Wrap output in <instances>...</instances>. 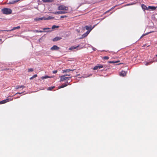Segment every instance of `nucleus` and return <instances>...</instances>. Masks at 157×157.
<instances>
[{
	"mask_svg": "<svg viewBox=\"0 0 157 157\" xmlns=\"http://www.w3.org/2000/svg\"><path fill=\"white\" fill-rule=\"evenodd\" d=\"M20 28V27L19 26H17V27H13L11 30H8L7 31H13V30H14L16 29H19Z\"/></svg>",
	"mask_w": 157,
	"mask_h": 157,
	"instance_id": "nucleus-15",
	"label": "nucleus"
},
{
	"mask_svg": "<svg viewBox=\"0 0 157 157\" xmlns=\"http://www.w3.org/2000/svg\"><path fill=\"white\" fill-rule=\"evenodd\" d=\"M28 71L29 72H32V71H33V68H30L29 69H28Z\"/></svg>",
	"mask_w": 157,
	"mask_h": 157,
	"instance_id": "nucleus-27",
	"label": "nucleus"
},
{
	"mask_svg": "<svg viewBox=\"0 0 157 157\" xmlns=\"http://www.w3.org/2000/svg\"><path fill=\"white\" fill-rule=\"evenodd\" d=\"M54 87H55V86H51V87H48L47 88V90H52L54 88Z\"/></svg>",
	"mask_w": 157,
	"mask_h": 157,
	"instance_id": "nucleus-23",
	"label": "nucleus"
},
{
	"mask_svg": "<svg viewBox=\"0 0 157 157\" xmlns=\"http://www.w3.org/2000/svg\"><path fill=\"white\" fill-rule=\"evenodd\" d=\"M146 35V34H144V35H142V36H141V38H142L143 36L145 35Z\"/></svg>",
	"mask_w": 157,
	"mask_h": 157,
	"instance_id": "nucleus-38",
	"label": "nucleus"
},
{
	"mask_svg": "<svg viewBox=\"0 0 157 157\" xmlns=\"http://www.w3.org/2000/svg\"><path fill=\"white\" fill-rule=\"evenodd\" d=\"M87 35L86 33H85L83 35H82V37H81L80 39H82L85 37H86Z\"/></svg>",
	"mask_w": 157,
	"mask_h": 157,
	"instance_id": "nucleus-24",
	"label": "nucleus"
},
{
	"mask_svg": "<svg viewBox=\"0 0 157 157\" xmlns=\"http://www.w3.org/2000/svg\"><path fill=\"white\" fill-rule=\"evenodd\" d=\"M84 27L87 30H88V31H90L92 29V28H91V26L89 27L88 26H86Z\"/></svg>",
	"mask_w": 157,
	"mask_h": 157,
	"instance_id": "nucleus-13",
	"label": "nucleus"
},
{
	"mask_svg": "<svg viewBox=\"0 0 157 157\" xmlns=\"http://www.w3.org/2000/svg\"><path fill=\"white\" fill-rule=\"evenodd\" d=\"M65 75V76H69L70 75H67H67Z\"/></svg>",
	"mask_w": 157,
	"mask_h": 157,
	"instance_id": "nucleus-39",
	"label": "nucleus"
},
{
	"mask_svg": "<svg viewBox=\"0 0 157 157\" xmlns=\"http://www.w3.org/2000/svg\"><path fill=\"white\" fill-rule=\"evenodd\" d=\"M21 93H17V94H21Z\"/></svg>",
	"mask_w": 157,
	"mask_h": 157,
	"instance_id": "nucleus-40",
	"label": "nucleus"
},
{
	"mask_svg": "<svg viewBox=\"0 0 157 157\" xmlns=\"http://www.w3.org/2000/svg\"><path fill=\"white\" fill-rule=\"evenodd\" d=\"M119 62V61H109L108 62L109 63H117Z\"/></svg>",
	"mask_w": 157,
	"mask_h": 157,
	"instance_id": "nucleus-22",
	"label": "nucleus"
},
{
	"mask_svg": "<svg viewBox=\"0 0 157 157\" xmlns=\"http://www.w3.org/2000/svg\"><path fill=\"white\" fill-rule=\"evenodd\" d=\"M2 12L6 14H9L12 13V10L9 8H4L2 10Z\"/></svg>",
	"mask_w": 157,
	"mask_h": 157,
	"instance_id": "nucleus-1",
	"label": "nucleus"
},
{
	"mask_svg": "<svg viewBox=\"0 0 157 157\" xmlns=\"http://www.w3.org/2000/svg\"><path fill=\"white\" fill-rule=\"evenodd\" d=\"M58 9L59 10H67L68 7L63 5H60L58 6Z\"/></svg>",
	"mask_w": 157,
	"mask_h": 157,
	"instance_id": "nucleus-2",
	"label": "nucleus"
},
{
	"mask_svg": "<svg viewBox=\"0 0 157 157\" xmlns=\"http://www.w3.org/2000/svg\"><path fill=\"white\" fill-rule=\"evenodd\" d=\"M70 82H68L67 81L66 82V83H67V85H71L70 84Z\"/></svg>",
	"mask_w": 157,
	"mask_h": 157,
	"instance_id": "nucleus-34",
	"label": "nucleus"
},
{
	"mask_svg": "<svg viewBox=\"0 0 157 157\" xmlns=\"http://www.w3.org/2000/svg\"><path fill=\"white\" fill-rule=\"evenodd\" d=\"M150 63H146L145 65H147L148 64H149Z\"/></svg>",
	"mask_w": 157,
	"mask_h": 157,
	"instance_id": "nucleus-37",
	"label": "nucleus"
},
{
	"mask_svg": "<svg viewBox=\"0 0 157 157\" xmlns=\"http://www.w3.org/2000/svg\"><path fill=\"white\" fill-rule=\"evenodd\" d=\"M98 68L99 69L103 67V66L102 65H100L98 66Z\"/></svg>",
	"mask_w": 157,
	"mask_h": 157,
	"instance_id": "nucleus-28",
	"label": "nucleus"
},
{
	"mask_svg": "<svg viewBox=\"0 0 157 157\" xmlns=\"http://www.w3.org/2000/svg\"><path fill=\"white\" fill-rule=\"evenodd\" d=\"M54 18V17L49 16L48 17L46 18L45 17V20H49L52 19H53Z\"/></svg>",
	"mask_w": 157,
	"mask_h": 157,
	"instance_id": "nucleus-20",
	"label": "nucleus"
},
{
	"mask_svg": "<svg viewBox=\"0 0 157 157\" xmlns=\"http://www.w3.org/2000/svg\"><path fill=\"white\" fill-rule=\"evenodd\" d=\"M156 8H157V7H156Z\"/></svg>",
	"mask_w": 157,
	"mask_h": 157,
	"instance_id": "nucleus-42",
	"label": "nucleus"
},
{
	"mask_svg": "<svg viewBox=\"0 0 157 157\" xmlns=\"http://www.w3.org/2000/svg\"><path fill=\"white\" fill-rule=\"evenodd\" d=\"M61 39V38L57 37L53 39V40L54 41H55L60 40Z\"/></svg>",
	"mask_w": 157,
	"mask_h": 157,
	"instance_id": "nucleus-16",
	"label": "nucleus"
},
{
	"mask_svg": "<svg viewBox=\"0 0 157 157\" xmlns=\"http://www.w3.org/2000/svg\"><path fill=\"white\" fill-rule=\"evenodd\" d=\"M20 0H17L16 1H14L13 2H11V3H11V4H13V3H15V2H17L18 1H19Z\"/></svg>",
	"mask_w": 157,
	"mask_h": 157,
	"instance_id": "nucleus-32",
	"label": "nucleus"
},
{
	"mask_svg": "<svg viewBox=\"0 0 157 157\" xmlns=\"http://www.w3.org/2000/svg\"><path fill=\"white\" fill-rule=\"evenodd\" d=\"M126 72L124 71H122L120 74V75L121 76H124L126 75Z\"/></svg>",
	"mask_w": 157,
	"mask_h": 157,
	"instance_id": "nucleus-8",
	"label": "nucleus"
},
{
	"mask_svg": "<svg viewBox=\"0 0 157 157\" xmlns=\"http://www.w3.org/2000/svg\"><path fill=\"white\" fill-rule=\"evenodd\" d=\"M37 76V75H34L31 78H30V80H31L32 79H33V78H36V77Z\"/></svg>",
	"mask_w": 157,
	"mask_h": 157,
	"instance_id": "nucleus-26",
	"label": "nucleus"
},
{
	"mask_svg": "<svg viewBox=\"0 0 157 157\" xmlns=\"http://www.w3.org/2000/svg\"><path fill=\"white\" fill-rule=\"evenodd\" d=\"M103 59H109V57L108 56H105L103 57Z\"/></svg>",
	"mask_w": 157,
	"mask_h": 157,
	"instance_id": "nucleus-29",
	"label": "nucleus"
},
{
	"mask_svg": "<svg viewBox=\"0 0 157 157\" xmlns=\"http://www.w3.org/2000/svg\"><path fill=\"white\" fill-rule=\"evenodd\" d=\"M53 76L49 77V76L47 75V76H43V77H41V78L42 79H44L47 78H53Z\"/></svg>",
	"mask_w": 157,
	"mask_h": 157,
	"instance_id": "nucleus-14",
	"label": "nucleus"
},
{
	"mask_svg": "<svg viewBox=\"0 0 157 157\" xmlns=\"http://www.w3.org/2000/svg\"><path fill=\"white\" fill-rule=\"evenodd\" d=\"M67 16H66V15H65V16H62L60 17V18H64V17H67Z\"/></svg>",
	"mask_w": 157,
	"mask_h": 157,
	"instance_id": "nucleus-33",
	"label": "nucleus"
},
{
	"mask_svg": "<svg viewBox=\"0 0 157 157\" xmlns=\"http://www.w3.org/2000/svg\"><path fill=\"white\" fill-rule=\"evenodd\" d=\"M60 78V81H63L64 80H65L67 79H69L71 78V77H66L65 75H62L59 77Z\"/></svg>",
	"mask_w": 157,
	"mask_h": 157,
	"instance_id": "nucleus-3",
	"label": "nucleus"
},
{
	"mask_svg": "<svg viewBox=\"0 0 157 157\" xmlns=\"http://www.w3.org/2000/svg\"><path fill=\"white\" fill-rule=\"evenodd\" d=\"M74 70H71L70 69H68L66 70H63L62 72L63 73H64L66 72H68L71 71H74Z\"/></svg>",
	"mask_w": 157,
	"mask_h": 157,
	"instance_id": "nucleus-12",
	"label": "nucleus"
},
{
	"mask_svg": "<svg viewBox=\"0 0 157 157\" xmlns=\"http://www.w3.org/2000/svg\"><path fill=\"white\" fill-rule=\"evenodd\" d=\"M57 72V70H55L52 71V72L53 74H55Z\"/></svg>",
	"mask_w": 157,
	"mask_h": 157,
	"instance_id": "nucleus-31",
	"label": "nucleus"
},
{
	"mask_svg": "<svg viewBox=\"0 0 157 157\" xmlns=\"http://www.w3.org/2000/svg\"><path fill=\"white\" fill-rule=\"evenodd\" d=\"M98 66H96L95 67H94V70H97L98 68Z\"/></svg>",
	"mask_w": 157,
	"mask_h": 157,
	"instance_id": "nucleus-30",
	"label": "nucleus"
},
{
	"mask_svg": "<svg viewBox=\"0 0 157 157\" xmlns=\"http://www.w3.org/2000/svg\"><path fill=\"white\" fill-rule=\"evenodd\" d=\"M147 8H148V10L149 9H151L152 10H155L156 9V7L155 6H149L148 7H147Z\"/></svg>",
	"mask_w": 157,
	"mask_h": 157,
	"instance_id": "nucleus-19",
	"label": "nucleus"
},
{
	"mask_svg": "<svg viewBox=\"0 0 157 157\" xmlns=\"http://www.w3.org/2000/svg\"><path fill=\"white\" fill-rule=\"evenodd\" d=\"M67 86V83H65L64 84H62L61 86H59L58 87L59 89H60L62 88L65 87Z\"/></svg>",
	"mask_w": 157,
	"mask_h": 157,
	"instance_id": "nucleus-18",
	"label": "nucleus"
},
{
	"mask_svg": "<svg viewBox=\"0 0 157 157\" xmlns=\"http://www.w3.org/2000/svg\"><path fill=\"white\" fill-rule=\"evenodd\" d=\"M45 20V17H43L40 18H36L34 19L36 21H38L40 20Z\"/></svg>",
	"mask_w": 157,
	"mask_h": 157,
	"instance_id": "nucleus-7",
	"label": "nucleus"
},
{
	"mask_svg": "<svg viewBox=\"0 0 157 157\" xmlns=\"http://www.w3.org/2000/svg\"><path fill=\"white\" fill-rule=\"evenodd\" d=\"M44 3L52 2H53L54 0H42Z\"/></svg>",
	"mask_w": 157,
	"mask_h": 157,
	"instance_id": "nucleus-10",
	"label": "nucleus"
},
{
	"mask_svg": "<svg viewBox=\"0 0 157 157\" xmlns=\"http://www.w3.org/2000/svg\"><path fill=\"white\" fill-rule=\"evenodd\" d=\"M52 13L55 14H60L66 13H67V12L63 11H60L52 12Z\"/></svg>",
	"mask_w": 157,
	"mask_h": 157,
	"instance_id": "nucleus-4",
	"label": "nucleus"
},
{
	"mask_svg": "<svg viewBox=\"0 0 157 157\" xmlns=\"http://www.w3.org/2000/svg\"><path fill=\"white\" fill-rule=\"evenodd\" d=\"M2 39H0V42L1 41H2Z\"/></svg>",
	"mask_w": 157,
	"mask_h": 157,
	"instance_id": "nucleus-41",
	"label": "nucleus"
},
{
	"mask_svg": "<svg viewBox=\"0 0 157 157\" xmlns=\"http://www.w3.org/2000/svg\"><path fill=\"white\" fill-rule=\"evenodd\" d=\"M25 86L23 85H21V86H15V89L16 90L20 88H24L25 87Z\"/></svg>",
	"mask_w": 157,
	"mask_h": 157,
	"instance_id": "nucleus-9",
	"label": "nucleus"
},
{
	"mask_svg": "<svg viewBox=\"0 0 157 157\" xmlns=\"http://www.w3.org/2000/svg\"><path fill=\"white\" fill-rule=\"evenodd\" d=\"M50 28H44L43 29L44 30H46V29H50Z\"/></svg>",
	"mask_w": 157,
	"mask_h": 157,
	"instance_id": "nucleus-35",
	"label": "nucleus"
},
{
	"mask_svg": "<svg viewBox=\"0 0 157 157\" xmlns=\"http://www.w3.org/2000/svg\"><path fill=\"white\" fill-rule=\"evenodd\" d=\"M9 101V99H6L5 100L0 101V104H4Z\"/></svg>",
	"mask_w": 157,
	"mask_h": 157,
	"instance_id": "nucleus-6",
	"label": "nucleus"
},
{
	"mask_svg": "<svg viewBox=\"0 0 157 157\" xmlns=\"http://www.w3.org/2000/svg\"><path fill=\"white\" fill-rule=\"evenodd\" d=\"M141 7L143 10H148V8H147V7L144 4H142L141 5Z\"/></svg>",
	"mask_w": 157,
	"mask_h": 157,
	"instance_id": "nucleus-11",
	"label": "nucleus"
},
{
	"mask_svg": "<svg viewBox=\"0 0 157 157\" xmlns=\"http://www.w3.org/2000/svg\"><path fill=\"white\" fill-rule=\"evenodd\" d=\"M59 27V26H56L55 25H54L53 26H52V29H54L55 28H58Z\"/></svg>",
	"mask_w": 157,
	"mask_h": 157,
	"instance_id": "nucleus-25",
	"label": "nucleus"
},
{
	"mask_svg": "<svg viewBox=\"0 0 157 157\" xmlns=\"http://www.w3.org/2000/svg\"><path fill=\"white\" fill-rule=\"evenodd\" d=\"M33 32H37L42 33V32H45V31H40V30L38 31V30H35L33 31ZM45 32H49V31H46Z\"/></svg>",
	"mask_w": 157,
	"mask_h": 157,
	"instance_id": "nucleus-21",
	"label": "nucleus"
},
{
	"mask_svg": "<svg viewBox=\"0 0 157 157\" xmlns=\"http://www.w3.org/2000/svg\"><path fill=\"white\" fill-rule=\"evenodd\" d=\"M79 46H78L76 47H74V46H72L69 49V50H73L74 49H76L77 48H78Z\"/></svg>",
	"mask_w": 157,
	"mask_h": 157,
	"instance_id": "nucleus-17",
	"label": "nucleus"
},
{
	"mask_svg": "<svg viewBox=\"0 0 157 157\" xmlns=\"http://www.w3.org/2000/svg\"><path fill=\"white\" fill-rule=\"evenodd\" d=\"M59 49V48L56 45H54L51 48L52 50H58Z\"/></svg>",
	"mask_w": 157,
	"mask_h": 157,
	"instance_id": "nucleus-5",
	"label": "nucleus"
},
{
	"mask_svg": "<svg viewBox=\"0 0 157 157\" xmlns=\"http://www.w3.org/2000/svg\"><path fill=\"white\" fill-rule=\"evenodd\" d=\"M90 31H88L86 33H85L87 35H88L89 33L90 32Z\"/></svg>",
	"mask_w": 157,
	"mask_h": 157,
	"instance_id": "nucleus-36",
	"label": "nucleus"
}]
</instances>
